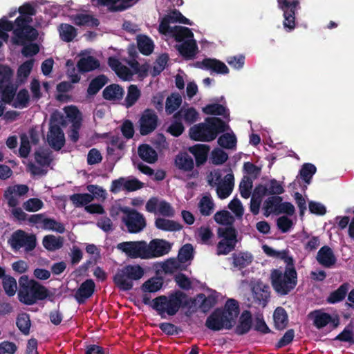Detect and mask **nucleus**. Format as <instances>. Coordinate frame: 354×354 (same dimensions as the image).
<instances>
[{"label": "nucleus", "mask_w": 354, "mask_h": 354, "mask_svg": "<svg viewBox=\"0 0 354 354\" xmlns=\"http://www.w3.org/2000/svg\"><path fill=\"white\" fill-rule=\"evenodd\" d=\"M219 241L216 246L218 255H225L232 251L237 242L236 230L231 227L219 228L218 230Z\"/></svg>", "instance_id": "nucleus-12"}, {"label": "nucleus", "mask_w": 354, "mask_h": 354, "mask_svg": "<svg viewBox=\"0 0 354 354\" xmlns=\"http://www.w3.org/2000/svg\"><path fill=\"white\" fill-rule=\"evenodd\" d=\"M348 290V284L345 283L342 285L337 290L330 295L328 298V301L334 304L342 301L345 297Z\"/></svg>", "instance_id": "nucleus-49"}, {"label": "nucleus", "mask_w": 354, "mask_h": 354, "mask_svg": "<svg viewBox=\"0 0 354 354\" xmlns=\"http://www.w3.org/2000/svg\"><path fill=\"white\" fill-rule=\"evenodd\" d=\"M172 244L169 241L155 239L149 243L146 242L147 259H151L162 257L169 252Z\"/></svg>", "instance_id": "nucleus-16"}, {"label": "nucleus", "mask_w": 354, "mask_h": 354, "mask_svg": "<svg viewBox=\"0 0 354 354\" xmlns=\"http://www.w3.org/2000/svg\"><path fill=\"white\" fill-rule=\"evenodd\" d=\"M167 19L172 24L180 23L187 25H192L189 19L184 17L179 11L175 10L165 16Z\"/></svg>", "instance_id": "nucleus-57"}, {"label": "nucleus", "mask_w": 354, "mask_h": 354, "mask_svg": "<svg viewBox=\"0 0 354 354\" xmlns=\"http://www.w3.org/2000/svg\"><path fill=\"white\" fill-rule=\"evenodd\" d=\"M316 171V167L310 163L304 164L300 171L301 177L303 180L309 183L310 180Z\"/></svg>", "instance_id": "nucleus-63"}, {"label": "nucleus", "mask_w": 354, "mask_h": 354, "mask_svg": "<svg viewBox=\"0 0 354 354\" xmlns=\"http://www.w3.org/2000/svg\"><path fill=\"white\" fill-rule=\"evenodd\" d=\"M310 317L313 320L314 325L317 328H322L327 325L335 328L339 324V318L337 315H330L322 310H315L310 314Z\"/></svg>", "instance_id": "nucleus-17"}, {"label": "nucleus", "mask_w": 354, "mask_h": 354, "mask_svg": "<svg viewBox=\"0 0 354 354\" xmlns=\"http://www.w3.org/2000/svg\"><path fill=\"white\" fill-rule=\"evenodd\" d=\"M252 180L248 177H244L240 183L239 191L244 198H248L251 196Z\"/></svg>", "instance_id": "nucleus-55"}, {"label": "nucleus", "mask_w": 354, "mask_h": 354, "mask_svg": "<svg viewBox=\"0 0 354 354\" xmlns=\"http://www.w3.org/2000/svg\"><path fill=\"white\" fill-rule=\"evenodd\" d=\"M218 143L222 147L233 149L236 145V138L232 132L226 133L218 138Z\"/></svg>", "instance_id": "nucleus-45"}, {"label": "nucleus", "mask_w": 354, "mask_h": 354, "mask_svg": "<svg viewBox=\"0 0 354 354\" xmlns=\"http://www.w3.org/2000/svg\"><path fill=\"white\" fill-rule=\"evenodd\" d=\"M138 154L141 159L148 163H153L157 160L156 151L148 145H142L138 148Z\"/></svg>", "instance_id": "nucleus-37"}, {"label": "nucleus", "mask_w": 354, "mask_h": 354, "mask_svg": "<svg viewBox=\"0 0 354 354\" xmlns=\"http://www.w3.org/2000/svg\"><path fill=\"white\" fill-rule=\"evenodd\" d=\"M203 111L207 115H218L227 116L229 114L226 108L222 104H211L203 108Z\"/></svg>", "instance_id": "nucleus-46"}, {"label": "nucleus", "mask_w": 354, "mask_h": 354, "mask_svg": "<svg viewBox=\"0 0 354 354\" xmlns=\"http://www.w3.org/2000/svg\"><path fill=\"white\" fill-rule=\"evenodd\" d=\"M199 67L211 70L218 73L225 74L229 70L227 66L222 62L215 59H205L201 63H198Z\"/></svg>", "instance_id": "nucleus-25"}, {"label": "nucleus", "mask_w": 354, "mask_h": 354, "mask_svg": "<svg viewBox=\"0 0 354 354\" xmlns=\"http://www.w3.org/2000/svg\"><path fill=\"white\" fill-rule=\"evenodd\" d=\"M193 247L190 244L183 245L178 252V259L180 263H185L193 257Z\"/></svg>", "instance_id": "nucleus-58"}, {"label": "nucleus", "mask_w": 354, "mask_h": 354, "mask_svg": "<svg viewBox=\"0 0 354 354\" xmlns=\"http://www.w3.org/2000/svg\"><path fill=\"white\" fill-rule=\"evenodd\" d=\"M95 289V283L91 279H88L82 283L77 290L75 297L78 301H84V299L92 295Z\"/></svg>", "instance_id": "nucleus-28"}, {"label": "nucleus", "mask_w": 354, "mask_h": 354, "mask_svg": "<svg viewBox=\"0 0 354 354\" xmlns=\"http://www.w3.org/2000/svg\"><path fill=\"white\" fill-rule=\"evenodd\" d=\"M43 202L38 198H30L24 204V208L28 212H37L42 208Z\"/></svg>", "instance_id": "nucleus-64"}, {"label": "nucleus", "mask_w": 354, "mask_h": 354, "mask_svg": "<svg viewBox=\"0 0 354 354\" xmlns=\"http://www.w3.org/2000/svg\"><path fill=\"white\" fill-rule=\"evenodd\" d=\"M124 95L123 88L118 84H111L106 86L103 91V96L108 100H118L122 98Z\"/></svg>", "instance_id": "nucleus-34"}, {"label": "nucleus", "mask_w": 354, "mask_h": 354, "mask_svg": "<svg viewBox=\"0 0 354 354\" xmlns=\"http://www.w3.org/2000/svg\"><path fill=\"white\" fill-rule=\"evenodd\" d=\"M141 95L140 90L136 85L131 84L128 87L127 95L124 100L125 106L129 108L138 101Z\"/></svg>", "instance_id": "nucleus-41"}, {"label": "nucleus", "mask_w": 354, "mask_h": 354, "mask_svg": "<svg viewBox=\"0 0 354 354\" xmlns=\"http://www.w3.org/2000/svg\"><path fill=\"white\" fill-rule=\"evenodd\" d=\"M270 281L274 290L281 295H287L297 285V274L293 268H287L285 271L273 270L270 273Z\"/></svg>", "instance_id": "nucleus-5"}, {"label": "nucleus", "mask_w": 354, "mask_h": 354, "mask_svg": "<svg viewBox=\"0 0 354 354\" xmlns=\"http://www.w3.org/2000/svg\"><path fill=\"white\" fill-rule=\"evenodd\" d=\"M28 187L25 185H17L9 187L5 192L4 196L10 207H14L19 204V198L25 195Z\"/></svg>", "instance_id": "nucleus-21"}, {"label": "nucleus", "mask_w": 354, "mask_h": 354, "mask_svg": "<svg viewBox=\"0 0 354 354\" xmlns=\"http://www.w3.org/2000/svg\"><path fill=\"white\" fill-rule=\"evenodd\" d=\"M207 181L211 186L216 187V193L221 199L226 198L230 195L234 185V175L232 173L221 178V174L218 170L212 171L207 176Z\"/></svg>", "instance_id": "nucleus-8"}, {"label": "nucleus", "mask_w": 354, "mask_h": 354, "mask_svg": "<svg viewBox=\"0 0 354 354\" xmlns=\"http://www.w3.org/2000/svg\"><path fill=\"white\" fill-rule=\"evenodd\" d=\"M120 275V270L114 277V281L115 284L122 290H130L133 287V281L129 276H123L124 277L118 278Z\"/></svg>", "instance_id": "nucleus-60"}, {"label": "nucleus", "mask_w": 354, "mask_h": 354, "mask_svg": "<svg viewBox=\"0 0 354 354\" xmlns=\"http://www.w3.org/2000/svg\"><path fill=\"white\" fill-rule=\"evenodd\" d=\"M168 62V56L167 55H160L154 63L153 70L151 71V75L153 76H156L161 71H162Z\"/></svg>", "instance_id": "nucleus-61"}, {"label": "nucleus", "mask_w": 354, "mask_h": 354, "mask_svg": "<svg viewBox=\"0 0 354 354\" xmlns=\"http://www.w3.org/2000/svg\"><path fill=\"white\" fill-rule=\"evenodd\" d=\"M144 275V270L142 267L138 265L127 266L120 270V275L118 278L124 277L123 276H129V278L133 280H138Z\"/></svg>", "instance_id": "nucleus-29"}, {"label": "nucleus", "mask_w": 354, "mask_h": 354, "mask_svg": "<svg viewBox=\"0 0 354 354\" xmlns=\"http://www.w3.org/2000/svg\"><path fill=\"white\" fill-rule=\"evenodd\" d=\"M188 150L194 155L196 165L199 166L206 162L209 147L206 145L198 144L189 147Z\"/></svg>", "instance_id": "nucleus-27"}, {"label": "nucleus", "mask_w": 354, "mask_h": 354, "mask_svg": "<svg viewBox=\"0 0 354 354\" xmlns=\"http://www.w3.org/2000/svg\"><path fill=\"white\" fill-rule=\"evenodd\" d=\"M182 98L180 95L173 93L167 98L165 110L168 114H171L180 106Z\"/></svg>", "instance_id": "nucleus-42"}, {"label": "nucleus", "mask_w": 354, "mask_h": 354, "mask_svg": "<svg viewBox=\"0 0 354 354\" xmlns=\"http://www.w3.org/2000/svg\"><path fill=\"white\" fill-rule=\"evenodd\" d=\"M119 212L124 215L122 220L131 233H138L142 231L146 226V221L142 214L131 210L129 207H118L117 210L113 208L111 211V216L118 214Z\"/></svg>", "instance_id": "nucleus-9"}, {"label": "nucleus", "mask_w": 354, "mask_h": 354, "mask_svg": "<svg viewBox=\"0 0 354 354\" xmlns=\"http://www.w3.org/2000/svg\"><path fill=\"white\" fill-rule=\"evenodd\" d=\"M17 325L19 329L25 335H28L30 328V317L28 314L23 313L18 316Z\"/></svg>", "instance_id": "nucleus-54"}, {"label": "nucleus", "mask_w": 354, "mask_h": 354, "mask_svg": "<svg viewBox=\"0 0 354 354\" xmlns=\"http://www.w3.org/2000/svg\"><path fill=\"white\" fill-rule=\"evenodd\" d=\"M215 221L223 225H232L234 221V217L227 211L223 210L214 214Z\"/></svg>", "instance_id": "nucleus-52"}, {"label": "nucleus", "mask_w": 354, "mask_h": 354, "mask_svg": "<svg viewBox=\"0 0 354 354\" xmlns=\"http://www.w3.org/2000/svg\"><path fill=\"white\" fill-rule=\"evenodd\" d=\"M174 117L183 120L188 124H191L198 120V113L194 108H183Z\"/></svg>", "instance_id": "nucleus-35"}, {"label": "nucleus", "mask_w": 354, "mask_h": 354, "mask_svg": "<svg viewBox=\"0 0 354 354\" xmlns=\"http://www.w3.org/2000/svg\"><path fill=\"white\" fill-rule=\"evenodd\" d=\"M59 125L65 127L66 122L60 113L55 112L50 118V128L47 134V142L55 150L61 149L65 144L64 133Z\"/></svg>", "instance_id": "nucleus-7"}, {"label": "nucleus", "mask_w": 354, "mask_h": 354, "mask_svg": "<svg viewBox=\"0 0 354 354\" xmlns=\"http://www.w3.org/2000/svg\"><path fill=\"white\" fill-rule=\"evenodd\" d=\"M140 133L147 135L152 132L157 127L158 116L151 109H146L139 120Z\"/></svg>", "instance_id": "nucleus-19"}, {"label": "nucleus", "mask_w": 354, "mask_h": 354, "mask_svg": "<svg viewBox=\"0 0 354 354\" xmlns=\"http://www.w3.org/2000/svg\"><path fill=\"white\" fill-rule=\"evenodd\" d=\"M228 158L227 154L221 149H215L212 151L211 160L215 165L224 163Z\"/></svg>", "instance_id": "nucleus-62"}, {"label": "nucleus", "mask_w": 354, "mask_h": 354, "mask_svg": "<svg viewBox=\"0 0 354 354\" xmlns=\"http://www.w3.org/2000/svg\"><path fill=\"white\" fill-rule=\"evenodd\" d=\"M280 202L281 198L279 196H271L266 200L263 205L264 215L268 216L271 214H279Z\"/></svg>", "instance_id": "nucleus-33"}, {"label": "nucleus", "mask_w": 354, "mask_h": 354, "mask_svg": "<svg viewBox=\"0 0 354 354\" xmlns=\"http://www.w3.org/2000/svg\"><path fill=\"white\" fill-rule=\"evenodd\" d=\"M29 17H19L15 21L16 28L14 30V34L17 37V43L23 44L26 40L33 41L38 36L37 31L28 26Z\"/></svg>", "instance_id": "nucleus-14"}, {"label": "nucleus", "mask_w": 354, "mask_h": 354, "mask_svg": "<svg viewBox=\"0 0 354 354\" xmlns=\"http://www.w3.org/2000/svg\"><path fill=\"white\" fill-rule=\"evenodd\" d=\"M229 129V126L217 118H208L205 122L193 126L189 129L190 138L194 140L209 142L217 134Z\"/></svg>", "instance_id": "nucleus-3"}, {"label": "nucleus", "mask_w": 354, "mask_h": 354, "mask_svg": "<svg viewBox=\"0 0 354 354\" xmlns=\"http://www.w3.org/2000/svg\"><path fill=\"white\" fill-rule=\"evenodd\" d=\"M273 318L276 328L279 330H282L286 327L288 322V315L283 308L278 307L276 308L273 315Z\"/></svg>", "instance_id": "nucleus-39"}, {"label": "nucleus", "mask_w": 354, "mask_h": 354, "mask_svg": "<svg viewBox=\"0 0 354 354\" xmlns=\"http://www.w3.org/2000/svg\"><path fill=\"white\" fill-rule=\"evenodd\" d=\"M116 248L131 259H147L146 241H125L117 245Z\"/></svg>", "instance_id": "nucleus-13"}, {"label": "nucleus", "mask_w": 354, "mask_h": 354, "mask_svg": "<svg viewBox=\"0 0 354 354\" xmlns=\"http://www.w3.org/2000/svg\"><path fill=\"white\" fill-rule=\"evenodd\" d=\"M12 75V72L8 66H0V116L4 112V104L10 102L15 95L14 87L6 84Z\"/></svg>", "instance_id": "nucleus-11"}, {"label": "nucleus", "mask_w": 354, "mask_h": 354, "mask_svg": "<svg viewBox=\"0 0 354 354\" xmlns=\"http://www.w3.org/2000/svg\"><path fill=\"white\" fill-rule=\"evenodd\" d=\"M82 57L77 62V67L82 72H88L97 68L100 66L99 61L90 55L89 52L81 53Z\"/></svg>", "instance_id": "nucleus-23"}, {"label": "nucleus", "mask_w": 354, "mask_h": 354, "mask_svg": "<svg viewBox=\"0 0 354 354\" xmlns=\"http://www.w3.org/2000/svg\"><path fill=\"white\" fill-rule=\"evenodd\" d=\"M3 287L7 295L14 296L17 288L15 279L10 276L5 277L3 279Z\"/></svg>", "instance_id": "nucleus-51"}, {"label": "nucleus", "mask_w": 354, "mask_h": 354, "mask_svg": "<svg viewBox=\"0 0 354 354\" xmlns=\"http://www.w3.org/2000/svg\"><path fill=\"white\" fill-rule=\"evenodd\" d=\"M66 118L72 123L73 127L80 128L82 121L81 112L75 106H68L64 108Z\"/></svg>", "instance_id": "nucleus-31"}, {"label": "nucleus", "mask_w": 354, "mask_h": 354, "mask_svg": "<svg viewBox=\"0 0 354 354\" xmlns=\"http://www.w3.org/2000/svg\"><path fill=\"white\" fill-rule=\"evenodd\" d=\"M239 313V306L234 299H229L223 310H217L206 321V326L213 330L230 328L235 323Z\"/></svg>", "instance_id": "nucleus-2"}, {"label": "nucleus", "mask_w": 354, "mask_h": 354, "mask_svg": "<svg viewBox=\"0 0 354 354\" xmlns=\"http://www.w3.org/2000/svg\"><path fill=\"white\" fill-rule=\"evenodd\" d=\"M11 247L15 250L24 248L28 252L32 250L36 246V237L33 234H28L22 230L14 232L9 240Z\"/></svg>", "instance_id": "nucleus-15"}, {"label": "nucleus", "mask_w": 354, "mask_h": 354, "mask_svg": "<svg viewBox=\"0 0 354 354\" xmlns=\"http://www.w3.org/2000/svg\"><path fill=\"white\" fill-rule=\"evenodd\" d=\"M234 267L241 269L248 266L253 261L252 255L249 252H239L232 257Z\"/></svg>", "instance_id": "nucleus-38"}, {"label": "nucleus", "mask_w": 354, "mask_h": 354, "mask_svg": "<svg viewBox=\"0 0 354 354\" xmlns=\"http://www.w3.org/2000/svg\"><path fill=\"white\" fill-rule=\"evenodd\" d=\"M176 167L185 171H189L194 168V160L191 156L186 153H181L176 156L175 159Z\"/></svg>", "instance_id": "nucleus-32"}, {"label": "nucleus", "mask_w": 354, "mask_h": 354, "mask_svg": "<svg viewBox=\"0 0 354 354\" xmlns=\"http://www.w3.org/2000/svg\"><path fill=\"white\" fill-rule=\"evenodd\" d=\"M72 21L77 26H96L98 25L97 19L93 18L91 15L86 13H80L71 17Z\"/></svg>", "instance_id": "nucleus-36"}, {"label": "nucleus", "mask_w": 354, "mask_h": 354, "mask_svg": "<svg viewBox=\"0 0 354 354\" xmlns=\"http://www.w3.org/2000/svg\"><path fill=\"white\" fill-rule=\"evenodd\" d=\"M59 35L62 40L68 42L72 41L76 36V30L71 25L62 24L59 28Z\"/></svg>", "instance_id": "nucleus-48"}, {"label": "nucleus", "mask_w": 354, "mask_h": 354, "mask_svg": "<svg viewBox=\"0 0 354 354\" xmlns=\"http://www.w3.org/2000/svg\"><path fill=\"white\" fill-rule=\"evenodd\" d=\"M155 224L157 228L165 231H178L182 228L178 223L162 218H157Z\"/></svg>", "instance_id": "nucleus-40"}, {"label": "nucleus", "mask_w": 354, "mask_h": 354, "mask_svg": "<svg viewBox=\"0 0 354 354\" xmlns=\"http://www.w3.org/2000/svg\"><path fill=\"white\" fill-rule=\"evenodd\" d=\"M146 210L151 213H158L166 216H172L174 210L165 201L157 198H150L146 204Z\"/></svg>", "instance_id": "nucleus-18"}, {"label": "nucleus", "mask_w": 354, "mask_h": 354, "mask_svg": "<svg viewBox=\"0 0 354 354\" xmlns=\"http://www.w3.org/2000/svg\"><path fill=\"white\" fill-rule=\"evenodd\" d=\"M70 200L76 207L86 206L93 201V196L90 194H75L70 196Z\"/></svg>", "instance_id": "nucleus-44"}, {"label": "nucleus", "mask_w": 354, "mask_h": 354, "mask_svg": "<svg viewBox=\"0 0 354 354\" xmlns=\"http://www.w3.org/2000/svg\"><path fill=\"white\" fill-rule=\"evenodd\" d=\"M162 286V281L160 278H151L145 281L142 285L144 292H154L159 290Z\"/></svg>", "instance_id": "nucleus-50"}, {"label": "nucleus", "mask_w": 354, "mask_h": 354, "mask_svg": "<svg viewBox=\"0 0 354 354\" xmlns=\"http://www.w3.org/2000/svg\"><path fill=\"white\" fill-rule=\"evenodd\" d=\"M162 268L166 273H173L181 269V263L178 259H169L162 263Z\"/></svg>", "instance_id": "nucleus-59"}, {"label": "nucleus", "mask_w": 354, "mask_h": 354, "mask_svg": "<svg viewBox=\"0 0 354 354\" xmlns=\"http://www.w3.org/2000/svg\"><path fill=\"white\" fill-rule=\"evenodd\" d=\"M20 288L18 292L19 300L26 305H32L38 300H43L49 296L46 287L35 280H28L24 275L19 279Z\"/></svg>", "instance_id": "nucleus-4"}, {"label": "nucleus", "mask_w": 354, "mask_h": 354, "mask_svg": "<svg viewBox=\"0 0 354 354\" xmlns=\"http://www.w3.org/2000/svg\"><path fill=\"white\" fill-rule=\"evenodd\" d=\"M42 244L47 250L55 251L63 247L64 238L53 234L46 235L43 238Z\"/></svg>", "instance_id": "nucleus-30"}, {"label": "nucleus", "mask_w": 354, "mask_h": 354, "mask_svg": "<svg viewBox=\"0 0 354 354\" xmlns=\"http://www.w3.org/2000/svg\"><path fill=\"white\" fill-rule=\"evenodd\" d=\"M108 64L117 75L124 81L131 80L134 74H138L140 77H144L147 75L149 67L147 65L140 66L136 60L128 62L130 68L123 65L118 59L109 57Z\"/></svg>", "instance_id": "nucleus-6"}, {"label": "nucleus", "mask_w": 354, "mask_h": 354, "mask_svg": "<svg viewBox=\"0 0 354 354\" xmlns=\"http://www.w3.org/2000/svg\"><path fill=\"white\" fill-rule=\"evenodd\" d=\"M86 189L91 193L90 194L93 196V199L104 201L106 198V192L102 187L96 185H89L86 187Z\"/></svg>", "instance_id": "nucleus-56"}, {"label": "nucleus", "mask_w": 354, "mask_h": 354, "mask_svg": "<svg viewBox=\"0 0 354 354\" xmlns=\"http://www.w3.org/2000/svg\"><path fill=\"white\" fill-rule=\"evenodd\" d=\"M214 204L209 196H204L200 201L199 209L203 215L208 216L213 212Z\"/></svg>", "instance_id": "nucleus-47"}, {"label": "nucleus", "mask_w": 354, "mask_h": 354, "mask_svg": "<svg viewBox=\"0 0 354 354\" xmlns=\"http://www.w3.org/2000/svg\"><path fill=\"white\" fill-rule=\"evenodd\" d=\"M171 22L165 17L160 21L159 32L162 34H170L175 39L182 44L178 46V50L185 57L190 59L194 57L197 53V45L194 39V34L191 30L186 27L175 26L171 28Z\"/></svg>", "instance_id": "nucleus-1"}, {"label": "nucleus", "mask_w": 354, "mask_h": 354, "mask_svg": "<svg viewBox=\"0 0 354 354\" xmlns=\"http://www.w3.org/2000/svg\"><path fill=\"white\" fill-rule=\"evenodd\" d=\"M106 78L104 75L99 76L91 81L88 88V93L89 95H95L102 87L106 84Z\"/></svg>", "instance_id": "nucleus-53"}, {"label": "nucleus", "mask_w": 354, "mask_h": 354, "mask_svg": "<svg viewBox=\"0 0 354 354\" xmlns=\"http://www.w3.org/2000/svg\"><path fill=\"white\" fill-rule=\"evenodd\" d=\"M136 0H91L95 6H104L112 10H122L131 6Z\"/></svg>", "instance_id": "nucleus-22"}, {"label": "nucleus", "mask_w": 354, "mask_h": 354, "mask_svg": "<svg viewBox=\"0 0 354 354\" xmlns=\"http://www.w3.org/2000/svg\"><path fill=\"white\" fill-rule=\"evenodd\" d=\"M137 42L138 48L142 54L148 55L152 53L154 46L150 38L146 36H139Z\"/></svg>", "instance_id": "nucleus-43"}, {"label": "nucleus", "mask_w": 354, "mask_h": 354, "mask_svg": "<svg viewBox=\"0 0 354 354\" xmlns=\"http://www.w3.org/2000/svg\"><path fill=\"white\" fill-rule=\"evenodd\" d=\"M183 297L182 293H176L169 297L160 296L153 300V307L161 316H163L165 313L169 315H174L178 311L183 301Z\"/></svg>", "instance_id": "nucleus-10"}, {"label": "nucleus", "mask_w": 354, "mask_h": 354, "mask_svg": "<svg viewBox=\"0 0 354 354\" xmlns=\"http://www.w3.org/2000/svg\"><path fill=\"white\" fill-rule=\"evenodd\" d=\"M35 160L41 167L30 164L28 165L29 171L33 175H43L46 174V171L43 167L48 166L51 162L52 158L50 153L47 151L39 150L35 153Z\"/></svg>", "instance_id": "nucleus-20"}, {"label": "nucleus", "mask_w": 354, "mask_h": 354, "mask_svg": "<svg viewBox=\"0 0 354 354\" xmlns=\"http://www.w3.org/2000/svg\"><path fill=\"white\" fill-rule=\"evenodd\" d=\"M317 261L325 267H330L336 262L333 250L328 246L322 247L317 254Z\"/></svg>", "instance_id": "nucleus-26"}, {"label": "nucleus", "mask_w": 354, "mask_h": 354, "mask_svg": "<svg viewBox=\"0 0 354 354\" xmlns=\"http://www.w3.org/2000/svg\"><path fill=\"white\" fill-rule=\"evenodd\" d=\"M252 290L254 297L265 306L270 297L269 286L260 281H256L252 284Z\"/></svg>", "instance_id": "nucleus-24"}]
</instances>
